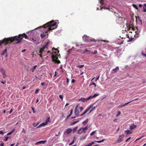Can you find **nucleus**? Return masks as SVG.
<instances>
[{"instance_id":"36","label":"nucleus","mask_w":146,"mask_h":146,"mask_svg":"<svg viewBox=\"0 0 146 146\" xmlns=\"http://www.w3.org/2000/svg\"><path fill=\"white\" fill-rule=\"evenodd\" d=\"M97 53H98V52H97V50H94V52H93V54H97Z\"/></svg>"},{"instance_id":"46","label":"nucleus","mask_w":146,"mask_h":146,"mask_svg":"<svg viewBox=\"0 0 146 146\" xmlns=\"http://www.w3.org/2000/svg\"><path fill=\"white\" fill-rule=\"evenodd\" d=\"M131 137H130L129 138H127L126 140H125V142H127V141L129 140H130L131 139Z\"/></svg>"},{"instance_id":"56","label":"nucleus","mask_w":146,"mask_h":146,"mask_svg":"<svg viewBox=\"0 0 146 146\" xmlns=\"http://www.w3.org/2000/svg\"><path fill=\"white\" fill-rule=\"evenodd\" d=\"M22 132H23V133H26V132L24 130V129H23V131H22Z\"/></svg>"},{"instance_id":"35","label":"nucleus","mask_w":146,"mask_h":146,"mask_svg":"<svg viewBox=\"0 0 146 146\" xmlns=\"http://www.w3.org/2000/svg\"><path fill=\"white\" fill-rule=\"evenodd\" d=\"M74 142V141L73 140L69 144V145H71L73 144Z\"/></svg>"},{"instance_id":"52","label":"nucleus","mask_w":146,"mask_h":146,"mask_svg":"<svg viewBox=\"0 0 146 146\" xmlns=\"http://www.w3.org/2000/svg\"><path fill=\"white\" fill-rule=\"evenodd\" d=\"M53 49H54V50H55L56 51H57V52L58 53L59 52V50H58L57 49H56V48H54Z\"/></svg>"},{"instance_id":"47","label":"nucleus","mask_w":146,"mask_h":146,"mask_svg":"<svg viewBox=\"0 0 146 146\" xmlns=\"http://www.w3.org/2000/svg\"><path fill=\"white\" fill-rule=\"evenodd\" d=\"M1 142L2 143H1L0 146H3L4 144V143H3L2 141H1Z\"/></svg>"},{"instance_id":"2","label":"nucleus","mask_w":146,"mask_h":146,"mask_svg":"<svg viewBox=\"0 0 146 146\" xmlns=\"http://www.w3.org/2000/svg\"><path fill=\"white\" fill-rule=\"evenodd\" d=\"M56 24L57 23L55 22L54 21H52L43 25L42 27L44 28H46V27H49L48 29V31H50L54 29V28H52V27L55 26Z\"/></svg>"},{"instance_id":"17","label":"nucleus","mask_w":146,"mask_h":146,"mask_svg":"<svg viewBox=\"0 0 146 146\" xmlns=\"http://www.w3.org/2000/svg\"><path fill=\"white\" fill-rule=\"evenodd\" d=\"M88 119H86V120L84 121L83 123L82 124L84 125H86L88 122Z\"/></svg>"},{"instance_id":"8","label":"nucleus","mask_w":146,"mask_h":146,"mask_svg":"<svg viewBox=\"0 0 146 146\" xmlns=\"http://www.w3.org/2000/svg\"><path fill=\"white\" fill-rule=\"evenodd\" d=\"M72 131V129L71 128H68L65 133L67 134H69Z\"/></svg>"},{"instance_id":"34","label":"nucleus","mask_w":146,"mask_h":146,"mask_svg":"<svg viewBox=\"0 0 146 146\" xmlns=\"http://www.w3.org/2000/svg\"><path fill=\"white\" fill-rule=\"evenodd\" d=\"M0 71L2 73L3 72H5V70L3 68H1L0 69Z\"/></svg>"},{"instance_id":"11","label":"nucleus","mask_w":146,"mask_h":146,"mask_svg":"<svg viewBox=\"0 0 146 146\" xmlns=\"http://www.w3.org/2000/svg\"><path fill=\"white\" fill-rule=\"evenodd\" d=\"M125 132L126 133L127 135H130L132 133L133 131L129 130H127Z\"/></svg>"},{"instance_id":"1","label":"nucleus","mask_w":146,"mask_h":146,"mask_svg":"<svg viewBox=\"0 0 146 146\" xmlns=\"http://www.w3.org/2000/svg\"><path fill=\"white\" fill-rule=\"evenodd\" d=\"M23 37H24L26 39L28 37L26 34L25 33H24L21 35L20 34L18 36H17L13 37L5 38L3 40H0V46L4 43H5V45L10 44L15 40L17 41L14 43L15 44H19L21 42L22 39Z\"/></svg>"},{"instance_id":"41","label":"nucleus","mask_w":146,"mask_h":146,"mask_svg":"<svg viewBox=\"0 0 146 146\" xmlns=\"http://www.w3.org/2000/svg\"><path fill=\"white\" fill-rule=\"evenodd\" d=\"M79 106V104H78L76 106L75 108V110H77V108H78Z\"/></svg>"},{"instance_id":"50","label":"nucleus","mask_w":146,"mask_h":146,"mask_svg":"<svg viewBox=\"0 0 146 146\" xmlns=\"http://www.w3.org/2000/svg\"><path fill=\"white\" fill-rule=\"evenodd\" d=\"M95 106H94V108H93V109H92V110H90V111L89 113H91L94 109H95Z\"/></svg>"},{"instance_id":"28","label":"nucleus","mask_w":146,"mask_h":146,"mask_svg":"<svg viewBox=\"0 0 146 146\" xmlns=\"http://www.w3.org/2000/svg\"><path fill=\"white\" fill-rule=\"evenodd\" d=\"M132 6L134 7L136 9L138 10V8L137 6V5L134 4H132Z\"/></svg>"},{"instance_id":"43","label":"nucleus","mask_w":146,"mask_h":146,"mask_svg":"<svg viewBox=\"0 0 146 146\" xmlns=\"http://www.w3.org/2000/svg\"><path fill=\"white\" fill-rule=\"evenodd\" d=\"M9 138V137H5V139L4 140V141H6Z\"/></svg>"},{"instance_id":"7","label":"nucleus","mask_w":146,"mask_h":146,"mask_svg":"<svg viewBox=\"0 0 146 146\" xmlns=\"http://www.w3.org/2000/svg\"><path fill=\"white\" fill-rule=\"evenodd\" d=\"M135 17L136 19V22H137V21H139L141 25H142V21L140 19V17L139 16H137H137H136Z\"/></svg>"},{"instance_id":"25","label":"nucleus","mask_w":146,"mask_h":146,"mask_svg":"<svg viewBox=\"0 0 146 146\" xmlns=\"http://www.w3.org/2000/svg\"><path fill=\"white\" fill-rule=\"evenodd\" d=\"M46 142V140H43L41 141H38V142L39 143H43L44 144Z\"/></svg>"},{"instance_id":"33","label":"nucleus","mask_w":146,"mask_h":146,"mask_svg":"<svg viewBox=\"0 0 146 146\" xmlns=\"http://www.w3.org/2000/svg\"><path fill=\"white\" fill-rule=\"evenodd\" d=\"M84 66V65H79V66H77V67L79 68H82Z\"/></svg>"},{"instance_id":"29","label":"nucleus","mask_w":146,"mask_h":146,"mask_svg":"<svg viewBox=\"0 0 146 146\" xmlns=\"http://www.w3.org/2000/svg\"><path fill=\"white\" fill-rule=\"evenodd\" d=\"M78 127L77 126L76 127H75L73 129V133H74L77 129Z\"/></svg>"},{"instance_id":"45","label":"nucleus","mask_w":146,"mask_h":146,"mask_svg":"<svg viewBox=\"0 0 146 146\" xmlns=\"http://www.w3.org/2000/svg\"><path fill=\"white\" fill-rule=\"evenodd\" d=\"M31 108L32 109V110L33 111V112L34 113H35V111L34 108L33 107H31Z\"/></svg>"},{"instance_id":"24","label":"nucleus","mask_w":146,"mask_h":146,"mask_svg":"<svg viewBox=\"0 0 146 146\" xmlns=\"http://www.w3.org/2000/svg\"><path fill=\"white\" fill-rule=\"evenodd\" d=\"M96 130L94 131H93L90 134V135L92 136L94 135L96 132Z\"/></svg>"},{"instance_id":"15","label":"nucleus","mask_w":146,"mask_h":146,"mask_svg":"<svg viewBox=\"0 0 146 146\" xmlns=\"http://www.w3.org/2000/svg\"><path fill=\"white\" fill-rule=\"evenodd\" d=\"M7 52V48H6L3 50L2 52L1 53V55H4L5 53H6Z\"/></svg>"},{"instance_id":"12","label":"nucleus","mask_w":146,"mask_h":146,"mask_svg":"<svg viewBox=\"0 0 146 146\" xmlns=\"http://www.w3.org/2000/svg\"><path fill=\"white\" fill-rule=\"evenodd\" d=\"M47 32H46L45 33V34H44V33H43V34L40 35V36L41 37V38H44L46 36V35H48V34H46L47 33Z\"/></svg>"},{"instance_id":"20","label":"nucleus","mask_w":146,"mask_h":146,"mask_svg":"<svg viewBox=\"0 0 146 146\" xmlns=\"http://www.w3.org/2000/svg\"><path fill=\"white\" fill-rule=\"evenodd\" d=\"M50 117H48L46 119V121H45V123H46L47 124H48V122H49V120H50Z\"/></svg>"},{"instance_id":"39","label":"nucleus","mask_w":146,"mask_h":146,"mask_svg":"<svg viewBox=\"0 0 146 146\" xmlns=\"http://www.w3.org/2000/svg\"><path fill=\"white\" fill-rule=\"evenodd\" d=\"M142 54L144 56H145V57H146V54H144V52L143 51H142L141 52Z\"/></svg>"},{"instance_id":"59","label":"nucleus","mask_w":146,"mask_h":146,"mask_svg":"<svg viewBox=\"0 0 146 146\" xmlns=\"http://www.w3.org/2000/svg\"><path fill=\"white\" fill-rule=\"evenodd\" d=\"M92 145L91 144V143H89L88 144V145H86V146H91Z\"/></svg>"},{"instance_id":"31","label":"nucleus","mask_w":146,"mask_h":146,"mask_svg":"<svg viewBox=\"0 0 146 146\" xmlns=\"http://www.w3.org/2000/svg\"><path fill=\"white\" fill-rule=\"evenodd\" d=\"M99 94H94L93 96V98H94V97H96V96H99Z\"/></svg>"},{"instance_id":"13","label":"nucleus","mask_w":146,"mask_h":146,"mask_svg":"<svg viewBox=\"0 0 146 146\" xmlns=\"http://www.w3.org/2000/svg\"><path fill=\"white\" fill-rule=\"evenodd\" d=\"M136 127L137 126L136 125H134V124H133L130 125V129L131 130H132L135 129Z\"/></svg>"},{"instance_id":"60","label":"nucleus","mask_w":146,"mask_h":146,"mask_svg":"<svg viewBox=\"0 0 146 146\" xmlns=\"http://www.w3.org/2000/svg\"><path fill=\"white\" fill-rule=\"evenodd\" d=\"M143 9V12L144 13V12H146V9L144 8V9Z\"/></svg>"},{"instance_id":"51","label":"nucleus","mask_w":146,"mask_h":146,"mask_svg":"<svg viewBox=\"0 0 146 146\" xmlns=\"http://www.w3.org/2000/svg\"><path fill=\"white\" fill-rule=\"evenodd\" d=\"M75 81V80L74 79H72L71 81L72 83H74Z\"/></svg>"},{"instance_id":"48","label":"nucleus","mask_w":146,"mask_h":146,"mask_svg":"<svg viewBox=\"0 0 146 146\" xmlns=\"http://www.w3.org/2000/svg\"><path fill=\"white\" fill-rule=\"evenodd\" d=\"M91 85H94L95 87H96V84L95 83H94V82H93L91 84Z\"/></svg>"},{"instance_id":"58","label":"nucleus","mask_w":146,"mask_h":146,"mask_svg":"<svg viewBox=\"0 0 146 146\" xmlns=\"http://www.w3.org/2000/svg\"><path fill=\"white\" fill-rule=\"evenodd\" d=\"M3 134H4V133L2 131H0V135L1 134H2V135H3Z\"/></svg>"},{"instance_id":"26","label":"nucleus","mask_w":146,"mask_h":146,"mask_svg":"<svg viewBox=\"0 0 146 146\" xmlns=\"http://www.w3.org/2000/svg\"><path fill=\"white\" fill-rule=\"evenodd\" d=\"M83 130H84L85 131H86V130L88 129V125H87L86 127L84 128H82Z\"/></svg>"},{"instance_id":"27","label":"nucleus","mask_w":146,"mask_h":146,"mask_svg":"<svg viewBox=\"0 0 146 146\" xmlns=\"http://www.w3.org/2000/svg\"><path fill=\"white\" fill-rule=\"evenodd\" d=\"M14 129H13L12 130V131H11L10 132L7 133V135H11L13 132L14 131Z\"/></svg>"},{"instance_id":"44","label":"nucleus","mask_w":146,"mask_h":146,"mask_svg":"<svg viewBox=\"0 0 146 146\" xmlns=\"http://www.w3.org/2000/svg\"><path fill=\"white\" fill-rule=\"evenodd\" d=\"M125 106L124 105V104H123V105H120V106H119V108H121L122 107L124 106Z\"/></svg>"},{"instance_id":"49","label":"nucleus","mask_w":146,"mask_h":146,"mask_svg":"<svg viewBox=\"0 0 146 146\" xmlns=\"http://www.w3.org/2000/svg\"><path fill=\"white\" fill-rule=\"evenodd\" d=\"M87 51H89V52H90V51L89 50L86 49L85 50H84V52L83 53H84L85 52H86Z\"/></svg>"},{"instance_id":"14","label":"nucleus","mask_w":146,"mask_h":146,"mask_svg":"<svg viewBox=\"0 0 146 146\" xmlns=\"http://www.w3.org/2000/svg\"><path fill=\"white\" fill-rule=\"evenodd\" d=\"M79 111L78 109L76 110H75L74 113L77 117L79 116Z\"/></svg>"},{"instance_id":"23","label":"nucleus","mask_w":146,"mask_h":146,"mask_svg":"<svg viewBox=\"0 0 146 146\" xmlns=\"http://www.w3.org/2000/svg\"><path fill=\"white\" fill-rule=\"evenodd\" d=\"M106 140V139H103L102 140H101L100 141H95V142H97V143H100L101 142H103L104 141Z\"/></svg>"},{"instance_id":"10","label":"nucleus","mask_w":146,"mask_h":146,"mask_svg":"<svg viewBox=\"0 0 146 146\" xmlns=\"http://www.w3.org/2000/svg\"><path fill=\"white\" fill-rule=\"evenodd\" d=\"M88 38V37L86 36H85V35H84L83 37V39L85 41L87 42H88V40L87 39Z\"/></svg>"},{"instance_id":"40","label":"nucleus","mask_w":146,"mask_h":146,"mask_svg":"<svg viewBox=\"0 0 146 146\" xmlns=\"http://www.w3.org/2000/svg\"><path fill=\"white\" fill-rule=\"evenodd\" d=\"M84 108L83 107H81L80 108V112L82 111L83 110Z\"/></svg>"},{"instance_id":"53","label":"nucleus","mask_w":146,"mask_h":146,"mask_svg":"<svg viewBox=\"0 0 146 146\" xmlns=\"http://www.w3.org/2000/svg\"><path fill=\"white\" fill-rule=\"evenodd\" d=\"M13 109H11L9 111V114L11 113L13 111Z\"/></svg>"},{"instance_id":"22","label":"nucleus","mask_w":146,"mask_h":146,"mask_svg":"<svg viewBox=\"0 0 146 146\" xmlns=\"http://www.w3.org/2000/svg\"><path fill=\"white\" fill-rule=\"evenodd\" d=\"M79 120H78V121H73L72 123H71L70 124V125H74V124H75L76 123H78V122H79Z\"/></svg>"},{"instance_id":"38","label":"nucleus","mask_w":146,"mask_h":146,"mask_svg":"<svg viewBox=\"0 0 146 146\" xmlns=\"http://www.w3.org/2000/svg\"><path fill=\"white\" fill-rule=\"evenodd\" d=\"M59 97L62 100L63 99V96L62 95H60L59 96Z\"/></svg>"},{"instance_id":"37","label":"nucleus","mask_w":146,"mask_h":146,"mask_svg":"<svg viewBox=\"0 0 146 146\" xmlns=\"http://www.w3.org/2000/svg\"><path fill=\"white\" fill-rule=\"evenodd\" d=\"M86 138V135L84 137H82V138H80V140H82V139H85Z\"/></svg>"},{"instance_id":"6","label":"nucleus","mask_w":146,"mask_h":146,"mask_svg":"<svg viewBox=\"0 0 146 146\" xmlns=\"http://www.w3.org/2000/svg\"><path fill=\"white\" fill-rule=\"evenodd\" d=\"M86 132V131H85L84 130H83L82 127L78 130L77 133L78 134H81L82 133H85Z\"/></svg>"},{"instance_id":"21","label":"nucleus","mask_w":146,"mask_h":146,"mask_svg":"<svg viewBox=\"0 0 146 146\" xmlns=\"http://www.w3.org/2000/svg\"><path fill=\"white\" fill-rule=\"evenodd\" d=\"M37 67V65H35L33 66V68H32L31 70L32 72H33L34 71L35 69Z\"/></svg>"},{"instance_id":"3","label":"nucleus","mask_w":146,"mask_h":146,"mask_svg":"<svg viewBox=\"0 0 146 146\" xmlns=\"http://www.w3.org/2000/svg\"><path fill=\"white\" fill-rule=\"evenodd\" d=\"M51 58L52 59V61L54 62V63H57L58 64L60 63V61L58 60V57L54 55H52L51 56Z\"/></svg>"},{"instance_id":"16","label":"nucleus","mask_w":146,"mask_h":146,"mask_svg":"<svg viewBox=\"0 0 146 146\" xmlns=\"http://www.w3.org/2000/svg\"><path fill=\"white\" fill-rule=\"evenodd\" d=\"M119 68L118 66H117L115 68L113 69L112 70L115 73L117 72V70H118Z\"/></svg>"},{"instance_id":"57","label":"nucleus","mask_w":146,"mask_h":146,"mask_svg":"<svg viewBox=\"0 0 146 146\" xmlns=\"http://www.w3.org/2000/svg\"><path fill=\"white\" fill-rule=\"evenodd\" d=\"M73 110L71 109V111H70V114H72V113H73Z\"/></svg>"},{"instance_id":"61","label":"nucleus","mask_w":146,"mask_h":146,"mask_svg":"<svg viewBox=\"0 0 146 146\" xmlns=\"http://www.w3.org/2000/svg\"><path fill=\"white\" fill-rule=\"evenodd\" d=\"M69 116H67V117H66V119H65V121H67V120L70 117H69Z\"/></svg>"},{"instance_id":"5","label":"nucleus","mask_w":146,"mask_h":146,"mask_svg":"<svg viewBox=\"0 0 146 146\" xmlns=\"http://www.w3.org/2000/svg\"><path fill=\"white\" fill-rule=\"evenodd\" d=\"M124 137V135H120L117 140V141L119 143H121L122 141V139Z\"/></svg>"},{"instance_id":"9","label":"nucleus","mask_w":146,"mask_h":146,"mask_svg":"<svg viewBox=\"0 0 146 146\" xmlns=\"http://www.w3.org/2000/svg\"><path fill=\"white\" fill-rule=\"evenodd\" d=\"M88 100L87 98H81L78 100L79 101H82L83 102L87 101Z\"/></svg>"},{"instance_id":"54","label":"nucleus","mask_w":146,"mask_h":146,"mask_svg":"<svg viewBox=\"0 0 146 146\" xmlns=\"http://www.w3.org/2000/svg\"><path fill=\"white\" fill-rule=\"evenodd\" d=\"M144 7H143V9H144V8L146 9V3H145L143 5Z\"/></svg>"},{"instance_id":"62","label":"nucleus","mask_w":146,"mask_h":146,"mask_svg":"<svg viewBox=\"0 0 146 146\" xmlns=\"http://www.w3.org/2000/svg\"><path fill=\"white\" fill-rule=\"evenodd\" d=\"M39 92V90H36L35 91V93H37L38 92Z\"/></svg>"},{"instance_id":"18","label":"nucleus","mask_w":146,"mask_h":146,"mask_svg":"<svg viewBox=\"0 0 146 146\" xmlns=\"http://www.w3.org/2000/svg\"><path fill=\"white\" fill-rule=\"evenodd\" d=\"M92 106H91L89 108L87 109L83 113V114L85 115L88 111L90 110V109L92 108Z\"/></svg>"},{"instance_id":"55","label":"nucleus","mask_w":146,"mask_h":146,"mask_svg":"<svg viewBox=\"0 0 146 146\" xmlns=\"http://www.w3.org/2000/svg\"><path fill=\"white\" fill-rule=\"evenodd\" d=\"M69 81V79L68 78H66V82L68 84Z\"/></svg>"},{"instance_id":"42","label":"nucleus","mask_w":146,"mask_h":146,"mask_svg":"<svg viewBox=\"0 0 146 146\" xmlns=\"http://www.w3.org/2000/svg\"><path fill=\"white\" fill-rule=\"evenodd\" d=\"M2 74L3 75V77L4 78H5V72H3L2 73Z\"/></svg>"},{"instance_id":"30","label":"nucleus","mask_w":146,"mask_h":146,"mask_svg":"<svg viewBox=\"0 0 146 146\" xmlns=\"http://www.w3.org/2000/svg\"><path fill=\"white\" fill-rule=\"evenodd\" d=\"M93 98V96L91 95L89 97L87 98V99L88 100H90V99H92V98Z\"/></svg>"},{"instance_id":"64","label":"nucleus","mask_w":146,"mask_h":146,"mask_svg":"<svg viewBox=\"0 0 146 146\" xmlns=\"http://www.w3.org/2000/svg\"><path fill=\"white\" fill-rule=\"evenodd\" d=\"M56 75H57L56 72V71H55V74H54V77L56 76Z\"/></svg>"},{"instance_id":"32","label":"nucleus","mask_w":146,"mask_h":146,"mask_svg":"<svg viewBox=\"0 0 146 146\" xmlns=\"http://www.w3.org/2000/svg\"><path fill=\"white\" fill-rule=\"evenodd\" d=\"M134 101V100H132V101H130L127 103H125V104H124V105L125 106L127 105L128 104L130 103H131V102H132V101Z\"/></svg>"},{"instance_id":"63","label":"nucleus","mask_w":146,"mask_h":146,"mask_svg":"<svg viewBox=\"0 0 146 146\" xmlns=\"http://www.w3.org/2000/svg\"><path fill=\"white\" fill-rule=\"evenodd\" d=\"M118 114L116 115V116H118L121 113V112L120 111H118Z\"/></svg>"},{"instance_id":"4","label":"nucleus","mask_w":146,"mask_h":146,"mask_svg":"<svg viewBox=\"0 0 146 146\" xmlns=\"http://www.w3.org/2000/svg\"><path fill=\"white\" fill-rule=\"evenodd\" d=\"M46 45H44L41 48L40 50L39 51V52L40 53V57H42V52L44 51V49L46 48Z\"/></svg>"},{"instance_id":"19","label":"nucleus","mask_w":146,"mask_h":146,"mask_svg":"<svg viewBox=\"0 0 146 146\" xmlns=\"http://www.w3.org/2000/svg\"><path fill=\"white\" fill-rule=\"evenodd\" d=\"M47 125V124L45 122H44V123H42L40 124L39 125V126H38V127H37L36 128H38L40 127L44 126L45 125Z\"/></svg>"}]
</instances>
